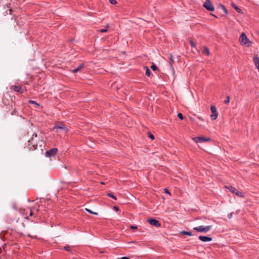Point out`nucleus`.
I'll list each match as a JSON object with an SVG mask.
<instances>
[{
  "mask_svg": "<svg viewBox=\"0 0 259 259\" xmlns=\"http://www.w3.org/2000/svg\"><path fill=\"white\" fill-rule=\"evenodd\" d=\"M34 136L37 137L36 134H33L32 138L28 141L27 147L30 150H39L41 152H43V148L45 147L44 142L40 140L37 142L35 140Z\"/></svg>",
  "mask_w": 259,
  "mask_h": 259,
  "instance_id": "obj_1",
  "label": "nucleus"
},
{
  "mask_svg": "<svg viewBox=\"0 0 259 259\" xmlns=\"http://www.w3.org/2000/svg\"><path fill=\"white\" fill-rule=\"evenodd\" d=\"M211 228V226H200L194 228V230L198 232H207Z\"/></svg>",
  "mask_w": 259,
  "mask_h": 259,
  "instance_id": "obj_2",
  "label": "nucleus"
},
{
  "mask_svg": "<svg viewBox=\"0 0 259 259\" xmlns=\"http://www.w3.org/2000/svg\"><path fill=\"white\" fill-rule=\"evenodd\" d=\"M11 90H14L15 92H18L20 94H23L26 91L25 88H23L20 86L17 85H13L10 87Z\"/></svg>",
  "mask_w": 259,
  "mask_h": 259,
  "instance_id": "obj_3",
  "label": "nucleus"
},
{
  "mask_svg": "<svg viewBox=\"0 0 259 259\" xmlns=\"http://www.w3.org/2000/svg\"><path fill=\"white\" fill-rule=\"evenodd\" d=\"M203 6L208 11H213L214 10V7L210 0H207L204 3Z\"/></svg>",
  "mask_w": 259,
  "mask_h": 259,
  "instance_id": "obj_4",
  "label": "nucleus"
},
{
  "mask_svg": "<svg viewBox=\"0 0 259 259\" xmlns=\"http://www.w3.org/2000/svg\"><path fill=\"white\" fill-rule=\"evenodd\" d=\"M210 140L209 138H205L203 137H196L193 138V140L197 143L208 142L210 141Z\"/></svg>",
  "mask_w": 259,
  "mask_h": 259,
  "instance_id": "obj_5",
  "label": "nucleus"
},
{
  "mask_svg": "<svg viewBox=\"0 0 259 259\" xmlns=\"http://www.w3.org/2000/svg\"><path fill=\"white\" fill-rule=\"evenodd\" d=\"M58 150L56 148H52L46 152V156L48 157H52L53 156H55V155L58 152Z\"/></svg>",
  "mask_w": 259,
  "mask_h": 259,
  "instance_id": "obj_6",
  "label": "nucleus"
},
{
  "mask_svg": "<svg viewBox=\"0 0 259 259\" xmlns=\"http://www.w3.org/2000/svg\"><path fill=\"white\" fill-rule=\"evenodd\" d=\"M211 110L212 112V113L210 115L211 119L213 120H215L218 117V113L214 105L211 106Z\"/></svg>",
  "mask_w": 259,
  "mask_h": 259,
  "instance_id": "obj_7",
  "label": "nucleus"
},
{
  "mask_svg": "<svg viewBox=\"0 0 259 259\" xmlns=\"http://www.w3.org/2000/svg\"><path fill=\"white\" fill-rule=\"evenodd\" d=\"M148 222L152 226L157 227H159L161 226V224L159 222L154 219H149L148 220Z\"/></svg>",
  "mask_w": 259,
  "mask_h": 259,
  "instance_id": "obj_8",
  "label": "nucleus"
},
{
  "mask_svg": "<svg viewBox=\"0 0 259 259\" xmlns=\"http://www.w3.org/2000/svg\"><path fill=\"white\" fill-rule=\"evenodd\" d=\"M252 44V41L246 36V35L244 33V45L247 47H250Z\"/></svg>",
  "mask_w": 259,
  "mask_h": 259,
  "instance_id": "obj_9",
  "label": "nucleus"
},
{
  "mask_svg": "<svg viewBox=\"0 0 259 259\" xmlns=\"http://www.w3.org/2000/svg\"><path fill=\"white\" fill-rule=\"evenodd\" d=\"M199 239L203 242H209L212 240L211 237L204 236H199Z\"/></svg>",
  "mask_w": 259,
  "mask_h": 259,
  "instance_id": "obj_10",
  "label": "nucleus"
},
{
  "mask_svg": "<svg viewBox=\"0 0 259 259\" xmlns=\"http://www.w3.org/2000/svg\"><path fill=\"white\" fill-rule=\"evenodd\" d=\"M253 62L255 67L257 68L258 71H259V57L257 55H255L253 57Z\"/></svg>",
  "mask_w": 259,
  "mask_h": 259,
  "instance_id": "obj_11",
  "label": "nucleus"
},
{
  "mask_svg": "<svg viewBox=\"0 0 259 259\" xmlns=\"http://www.w3.org/2000/svg\"><path fill=\"white\" fill-rule=\"evenodd\" d=\"M202 53L203 55L209 56V51L208 48L207 47H204L202 51Z\"/></svg>",
  "mask_w": 259,
  "mask_h": 259,
  "instance_id": "obj_12",
  "label": "nucleus"
},
{
  "mask_svg": "<svg viewBox=\"0 0 259 259\" xmlns=\"http://www.w3.org/2000/svg\"><path fill=\"white\" fill-rule=\"evenodd\" d=\"M84 66V65L83 64H80L78 67L73 70L72 72L74 73H77L78 71L80 70L81 69H82Z\"/></svg>",
  "mask_w": 259,
  "mask_h": 259,
  "instance_id": "obj_13",
  "label": "nucleus"
},
{
  "mask_svg": "<svg viewBox=\"0 0 259 259\" xmlns=\"http://www.w3.org/2000/svg\"><path fill=\"white\" fill-rule=\"evenodd\" d=\"M225 187L226 188L228 189L233 193H235L236 192H237V189L232 186H225Z\"/></svg>",
  "mask_w": 259,
  "mask_h": 259,
  "instance_id": "obj_14",
  "label": "nucleus"
},
{
  "mask_svg": "<svg viewBox=\"0 0 259 259\" xmlns=\"http://www.w3.org/2000/svg\"><path fill=\"white\" fill-rule=\"evenodd\" d=\"M54 129H61V130H63V129H65V125L64 124H61L60 125H56L54 126Z\"/></svg>",
  "mask_w": 259,
  "mask_h": 259,
  "instance_id": "obj_15",
  "label": "nucleus"
},
{
  "mask_svg": "<svg viewBox=\"0 0 259 259\" xmlns=\"http://www.w3.org/2000/svg\"><path fill=\"white\" fill-rule=\"evenodd\" d=\"M180 234L182 235H189V236H192V234L191 232H187L185 231H182L180 232Z\"/></svg>",
  "mask_w": 259,
  "mask_h": 259,
  "instance_id": "obj_16",
  "label": "nucleus"
},
{
  "mask_svg": "<svg viewBox=\"0 0 259 259\" xmlns=\"http://www.w3.org/2000/svg\"><path fill=\"white\" fill-rule=\"evenodd\" d=\"M72 246H69V245H66V246L64 247V249L66 251H68V252H71L72 251Z\"/></svg>",
  "mask_w": 259,
  "mask_h": 259,
  "instance_id": "obj_17",
  "label": "nucleus"
},
{
  "mask_svg": "<svg viewBox=\"0 0 259 259\" xmlns=\"http://www.w3.org/2000/svg\"><path fill=\"white\" fill-rule=\"evenodd\" d=\"M108 27H109V25L107 24L106 26V28H104V29H101L99 30V31L100 32H101V33L106 32L107 31Z\"/></svg>",
  "mask_w": 259,
  "mask_h": 259,
  "instance_id": "obj_18",
  "label": "nucleus"
},
{
  "mask_svg": "<svg viewBox=\"0 0 259 259\" xmlns=\"http://www.w3.org/2000/svg\"><path fill=\"white\" fill-rule=\"evenodd\" d=\"M85 210L87 212H89V213H91V214H95V215H98V213H97V212H94V211H92L91 210H90V209H89V208H85Z\"/></svg>",
  "mask_w": 259,
  "mask_h": 259,
  "instance_id": "obj_19",
  "label": "nucleus"
},
{
  "mask_svg": "<svg viewBox=\"0 0 259 259\" xmlns=\"http://www.w3.org/2000/svg\"><path fill=\"white\" fill-rule=\"evenodd\" d=\"M145 68H146L145 74L147 76H149L150 75V70L149 69V68L147 67H145Z\"/></svg>",
  "mask_w": 259,
  "mask_h": 259,
  "instance_id": "obj_20",
  "label": "nucleus"
},
{
  "mask_svg": "<svg viewBox=\"0 0 259 259\" xmlns=\"http://www.w3.org/2000/svg\"><path fill=\"white\" fill-rule=\"evenodd\" d=\"M232 6L236 10V11L237 12H238L239 13L241 12V10L238 7H237L235 5V4H232Z\"/></svg>",
  "mask_w": 259,
  "mask_h": 259,
  "instance_id": "obj_21",
  "label": "nucleus"
},
{
  "mask_svg": "<svg viewBox=\"0 0 259 259\" xmlns=\"http://www.w3.org/2000/svg\"><path fill=\"white\" fill-rule=\"evenodd\" d=\"M189 44L191 45V46L195 48L196 47V44L192 40H189Z\"/></svg>",
  "mask_w": 259,
  "mask_h": 259,
  "instance_id": "obj_22",
  "label": "nucleus"
},
{
  "mask_svg": "<svg viewBox=\"0 0 259 259\" xmlns=\"http://www.w3.org/2000/svg\"><path fill=\"white\" fill-rule=\"evenodd\" d=\"M151 68L154 71H156V70H158L157 67L155 64H154L151 65Z\"/></svg>",
  "mask_w": 259,
  "mask_h": 259,
  "instance_id": "obj_23",
  "label": "nucleus"
},
{
  "mask_svg": "<svg viewBox=\"0 0 259 259\" xmlns=\"http://www.w3.org/2000/svg\"><path fill=\"white\" fill-rule=\"evenodd\" d=\"M239 41L241 44H243V32L240 34Z\"/></svg>",
  "mask_w": 259,
  "mask_h": 259,
  "instance_id": "obj_24",
  "label": "nucleus"
},
{
  "mask_svg": "<svg viewBox=\"0 0 259 259\" xmlns=\"http://www.w3.org/2000/svg\"><path fill=\"white\" fill-rule=\"evenodd\" d=\"M230 102V97L229 96H228L226 99L225 100V101H224V103L225 104H227L228 103H229Z\"/></svg>",
  "mask_w": 259,
  "mask_h": 259,
  "instance_id": "obj_25",
  "label": "nucleus"
},
{
  "mask_svg": "<svg viewBox=\"0 0 259 259\" xmlns=\"http://www.w3.org/2000/svg\"><path fill=\"white\" fill-rule=\"evenodd\" d=\"M107 195H108V196H109V197H111V198H113V199H115V200H116V199H116V197L114 195H113V194H111V193H108V194H107Z\"/></svg>",
  "mask_w": 259,
  "mask_h": 259,
  "instance_id": "obj_26",
  "label": "nucleus"
},
{
  "mask_svg": "<svg viewBox=\"0 0 259 259\" xmlns=\"http://www.w3.org/2000/svg\"><path fill=\"white\" fill-rule=\"evenodd\" d=\"M235 194H236L237 196H239L241 197H243L242 193L241 192H238L237 190V192H236L235 193Z\"/></svg>",
  "mask_w": 259,
  "mask_h": 259,
  "instance_id": "obj_27",
  "label": "nucleus"
},
{
  "mask_svg": "<svg viewBox=\"0 0 259 259\" xmlns=\"http://www.w3.org/2000/svg\"><path fill=\"white\" fill-rule=\"evenodd\" d=\"M235 194H236L237 196H239L241 197H243L242 193L241 192H238L237 190V192H236L235 193Z\"/></svg>",
  "mask_w": 259,
  "mask_h": 259,
  "instance_id": "obj_28",
  "label": "nucleus"
},
{
  "mask_svg": "<svg viewBox=\"0 0 259 259\" xmlns=\"http://www.w3.org/2000/svg\"><path fill=\"white\" fill-rule=\"evenodd\" d=\"M178 117L180 118L181 120H183L184 119V117L183 114L181 113H179L178 114Z\"/></svg>",
  "mask_w": 259,
  "mask_h": 259,
  "instance_id": "obj_29",
  "label": "nucleus"
},
{
  "mask_svg": "<svg viewBox=\"0 0 259 259\" xmlns=\"http://www.w3.org/2000/svg\"><path fill=\"white\" fill-rule=\"evenodd\" d=\"M221 7H222V9L224 10V12L226 14H228V12L227 10L226 9V8L223 5H221Z\"/></svg>",
  "mask_w": 259,
  "mask_h": 259,
  "instance_id": "obj_30",
  "label": "nucleus"
},
{
  "mask_svg": "<svg viewBox=\"0 0 259 259\" xmlns=\"http://www.w3.org/2000/svg\"><path fill=\"white\" fill-rule=\"evenodd\" d=\"M29 103L31 104H35L37 106H39V104L35 101L30 100V101H29Z\"/></svg>",
  "mask_w": 259,
  "mask_h": 259,
  "instance_id": "obj_31",
  "label": "nucleus"
},
{
  "mask_svg": "<svg viewBox=\"0 0 259 259\" xmlns=\"http://www.w3.org/2000/svg\"><path fill=\"white\" fill-rule=\"evenodd\" d=\"M109 2L113 5H115L117 3L116 0H109Z\"/></svg>",
  "mask_w": 259,
  "mask_h": 259,
  "instance_id": "obj_32",
  "label": "nucleus"
},
{
  "mask_svg": "<svg viewBox=\"0 0 259 259\" xmlns=\"http://www.w3.org/2000/svg\"><path fill=\"white\" fill-rule=\"evenodd\" d=\"M17 113V111L16 109H14V110L11 112V114L12 115H16Z\"/></svg>",
  "mask_w": 259,
  "mask_h": 259,
  "instance_id": "obj_33",
  "label": "nucleus"
},
{
  "mask_svg": "<svg viewBox=\"0 0 259 259\" xmlns=\"http://www.w3.org/2000/svg\"><path fill=\"white\" fill-rule=\"evenodd\" d=\"M148 134H149V137L150 138H151L152 140H154V136L153 135H152L151 134H150L149 133H148Z\"/></svg>",
  "mask_w": 259,
  "mask_h": 259,
  "instance_id": "obj_34",
  "label": "nucleus"
},
{
  "mask_svg": "<svg viewBox=\"0 0 259 259\" xmlns=\"http://www.w3.org/2000/svg\"><path fill=\"white\" fill-rule=\"evenodd\" d=\"M164 192L165 193H167V194H168L169 195L170 194V193L169 192L168 190H167V189H164Z\"/></svg>",
  "mask_w": 259,
  "mask_h": 259,
  "instance_id": "obj_35",
  "label": "nucleus"
},
{
  "mask_svg": "<svg viewBox=\"0 0 259 259\" xmlns=\"http://www.w3.org/2000/svg\"><path fill=\"white\" fill-rule=\"evenodd\" d=\"M131 229H137V227L136 226H132L131 227Z\"/></svg>",
  "mask_w": 259,
  "mask_h": 259,
  "instance_id": "obj_36",
  "label": "nucleus"
},
{
  "mask_svg": "<svg viewBox=\"0 0 259 259\" xmlns=\"http://www.w3.org/2000/svg\"><path fill=\"white\" fill-rule=\"evenodd\" d=\"M33 214L32 211V210L31 209H30V213H29V215L30 216H32Z\"/></svg>",
  "mask_w": 259,
  "mask_h": 259,
  "instance_id": "obj_37",
  "label": "nucleus"
},
{
  "mask_svg": "<svg viewBox=\"0 0 259 259\" xmlns=\"http://www.w3.org/2000/svg\"><path fill=\"white\" fill-rule=\"evenodd\" d=\"M113 209L116 211L119 210L118 207L117 206H114Z\"/></svg>",
  "mask_w": 259,
  "mask_h": 259,
  "instance_id": "obj_38",
  "label": "nucleus"
},
{
  "mask_svg": "<svg viewBox=\"0 0 259 259\" xmlns=\"http://www.w3.org/2000/svg\"><path fill=\"white\" fill-rule=\"evenodd\" d=\"M120 259H130V258L129 257H128L124 256V257H121Z\"/></svg>",
  "mask_w": 259,
  "mask_h": 259,
  "instance_id": "obj_39",
  "label": "nucleus"
},
{
  "mask_svg": "<svg viewBox=\"0 0 259 259\" xmlns=\"http://www.w3.org/2000/svg\"><path fill=\"white\" fill-rule=\"evenodd\" d=\"M197 118H198L199 119H200V120H202V121H203V119L201 117H198H198H197Z\"/></svg>",
  "mask_w": 259,
  "mask_h": 259,
  "instance_id": "obj_40",
  "label": "nucleus"
},
{
  "mask_svg": "<svg viewBox=\"0 0 259 259\" xmlns=\"http://www.w3.org/2000/svg\"><path fill=\"white\" fill-rule=\"evenodd\" d=\"M231 217H232V214H231V213H230V214H229L228 215V217H229V218H230Z\"/></svg>",
  "mask_w": 259,
  "mask_h": 259,
  "instance_id": "obj_41",
  "label": "nucleus"
},
{
  "mask_svg": "<svg viewBox=\"0 0 259 259\" xmlns=\"http://www.w3.org/2000/svg\"><path fill=\"white\" fill-rule=\"evenodd\" d=\"M211 15L212 16H214V17H216V18L217 17L216 16L214 15L213 14H211Z\"/></svg>",
  "mask_w": 259,
  "mask_h": 259,
  "instance_id": "obj_42",
  "label": "nucleus"
},
{
  "mask_svg": "<svg viewBox=\"0 0 259 259\" xmlns=\"http://www.w3.org/2000/svg\"><path fill=\"white\" fill-rule=\"evenodd\" d=\"M25 218L26 219H28V217H26Z\"/></svg>",
  "mask_w": 259,
  "mask_h": 259,
  "instance_id": "obj_43",
  "label": "nucleus"
},
{
  "mask_svg": "<svg viewBox=\"0 0 259 259\" xmlns=\"http://www.w3.org/2000/svg\"><path fill=\"white\" fill-rule=\"evenodd\" d=\"M15 20H14V23H13L14 25L15 24Z\"/></svg>",
  "mask_w": 259,
  "mask_h": 259,
  "instance_id": "obj_44",
  "label": "nucleus"
},
{
  "mask_svg": "<svg viewBox=\"0 0 259 259\" xmlns=\"http://www.w3.org/2000/svg\"><path fill=\"white\" fill-rule=\"evenodd\" d=\"M9 11H10V12H12V10L11 9H10Z\"/></svg>",
  "mask_w": 259,
  "mask_h": 259,
  "instance_id": "obj_45",
  "label": "nucleus"
}]
</instances>
